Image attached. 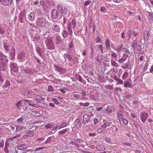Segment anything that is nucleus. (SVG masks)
Returning <instances> with one entry per match:
<instances>
[{
	"label": "nucleus",
	"instance_id": "nucleus-55",
	"mask_svg": "<svg viewBox=\"0 0 153 153\" xmlns=\"http://www.w3.org/2000/svg\"><path fill=\"white\" fill-rule=\"evenodd\" d=\"M60 91L63 93H65L66 92L65 91V89L63 88H61L59 89Z\"/></svg>",
	"mask_w": 153,
	"mask_h": 153
},
{
	"label": "nucleus",
	"instance_id": "nucleus-52",
	"mask_svg": "<svg viewBox=\"0 0 153 153\" xmlns=\"http://www.w3.org/2000/svg\"><path fill=\"white\" fill-rule=\"evenodd\" d=\"M44 148V147L43 146L42 147L37 148L35 149V151H38L40 150L43 149Z\"/></svg>",
	"mask_w": 153,
	"mask_h": 153
},
{
	"label": "nucleus",
	"instance_id": "nucleus-22",
	"mask_svg": "<svg viewBox=\"0 0 153 153\" xmlns=\"http://www.w3.org/2000/svg\"><path fill=\"white\" fill-rule=\"evenodd\" d=\"M24 73L28 74H31L32 73L31 69L28 68L24 69Z\"/></svg>",
	"mask_w": 153,
	"mask_h": 153
},
{
	"label": "nucleus",
	"instance_id": "nucleus-45",
	"mask_svg": "<svg viewBox=\"0 0 153 153\" xmlns=\"http://www.w3.org/2000/svg\"><path fill=\"white\" fill-rule=\"evenodd\" d=\"M4 81V78L0 74V82L2 83Z\"/></svg>",
	"mask_w": 153,
	"mask_h": 153
},
{
	"label": "nucleus",
	"instance_id": "nucleus-3",
	"mask_svg": "<svg viewBox=\"0 0 153 153\" xmlns=\"http://www.w3.org/2000/svg\"><path fill=\"white\" fill-rule=\"evenodd\" d=\"M22 101L24 102V103L25 105L28 104L29 105L35 107H38V105L34 103V102L31 100H22Z\"/></svg>",
	"mask_w": 153,
	"mask_h": 153
},
{
	"label": "nucleus",
	"instance_id": "nucleus-62",
	"mask_svg": "<svg viewBox=\"0 0 153 153\" xmlns=\"http://www.w3.org/2000/svg\"><path fill=\"white\" fill-rule=\"evenodd\" d=\"M4 145L3 141H1L0 143V147H3Z\"/></svg>",
	"mask_w": 153,
	"mask_h": 153
},
{
	"label": "nucleus",
	"instance_id": "nucleus-24",
	"mask_svg": "<svg viewBox=\"0 0 153 153\" xmlns=\"http://www.w3.org/2000/svg\"><path fill=\"white\" fill-rule=\"evenodd\" d=\"M126 59V57H123L118 60V62L120 63L123 62Z\"/></svg>",
	"mask_w": 153,
	"mask_h": 153
},
{
	"label": "nucleus",
	"instance_id": "nucleus-6",
	"mask_svg": "<svg viewBox=\"0 0 153 153\" xmlns=\"http://www.w3.org/2000/svg\"><path fill=\"white\" fill-rule=\"evenodd\" d=\"M140 116L142 122L144 123L148 117V114L146 112H143L141 113Z\"/></svg>",
	"mask_w": 153,
	"mask_h": 153
},
{
	"label": "nucleus",
	"instance_id": "nucleus-56",
	"mask_svg": "<svg viewBox=\"0 0 153 153\" xmlns=\"http://www.w3.org/2000/svg\"><path fill=\"white\" fill-rule=\"evenodd\" d=\"M118 81L119 82L117 83V84H122L123 83V81L120 79Z\"/></svg>",
	"mask_w": 153,
	"mask_h": 153
},
{
	"label": "nucleus",
	"instance_id": "nucleus-37",
	"mask_svg": "<svg viewBox=\"0 0 153 153\" xmlns=\"http://www.w3.org/2000/svg\"><path fill=\"white\" fill-rule=\"evenodd\" d=\"M91 2V1L90 0H88L85 1L84 3V6H87Z\"/></svg>",
	"mask_w": 153,
	"mask_h": 153
},
{
	"label": "nucleus",
	"instance_id": "nucleus-25",
	"mask_svg": "<svg viewBox=\"0 0 153 153\" xmlns=\"http://www.w3.org/2000/svg\"><path fill=\"white\" fill-rule=\"evenodd\" d=\"M111 65L115 67H117L118 66V64L115 61L111 60Z\"/></svg>",
	"mask_w": 153,
	"mask_h": 153
},
{
	"label": "nucleus",
	"instance_id": "nucleus-18",
	"mask_svg": "<svg viewBox=\"0 0 153 153\" xmlns=\"http://www.w3.org/2000/svg\"><path fill=\"white\" fill-rule=\"evenodd\" d=\"M35 18V15L33 13H31L28 16V18L29 20L30 21L33 20Z\"/></svg>",
	"mask_w": 153,
	"mask_h": 153
},
{
	"label": "nucleus",
	"instance_id": "nucleus-42",
	"mask_svg": "<svg viewBox=\"0 0 153 153\" xmlns=\"http://www.w3.org/2000/svg\"><path fill=\"white\" fill-rule=\"evenodd\" d=\"M123 50L127 53H130V51L127 48H124L123 49Z\"/></svg>",
	"mask_w": 153,
	"mask_h": 153
},
{
	"label": "nucleus",
	"instance_id": "nucleus-44",
	"mask_svg": "<svg viewBox=\"0 0 153 153\" xmlns=\"http://www.w3.org/2000/svg\"><path fill=\"white\" fill-rule=\"evenodd\" d=\"M44 140V138H38L36 140V141L38 142L39 143H40L42 141H43Z\"/></svg>",
	"mask_w": 153,
	"mask_h": 153
},
{
	"label": "nucleus",
	"instance_id": "nucleus-40",
	"mask_svg": "<svg viewBox=\"0 0 153 153\" xmlns=\"http://www.w3.org/2000/svg\"><path fill=\"white\" fill-rule=\"evenodd\" d=\"M3 47L4 48L5 50L6 51H7V44L6 43H4L3 44Z\"/></svg>",
	"mask_w": 153,
	"mask_h": 153
},
{
	"label": "nucleus",
	"instance_id": "nucleus-19",
	"mask_svg": "<svg viewBox=\"0 0 153 153\" xmlns=\"http://www.w3.org/2000/svg\"><path fill=\"white\" fill-rule=\"evenodd\" d=\"M124 86L126 88H131L132 87V85L128 81H126L125 82Z\"/></svg>",
	"mask_w": 153,
	"mask_h": 153
},
{
	"label": "nucleus",
	"instance_id": "nucleus-5",
	"mask_svg": "<svg viewBox=\"0 0 153 153\" xmlns=\"http://www.w3.org/2000/svg\"><path fill=\"white\" fill-rule=\"evenodd\" d=\"M45 44L48 48L49 49H52L53 48V45L52 40L51 39H48L45 41Z\"/></svg>",
	"mask_w": 153,
	"mask_h": 153
},
{
	"label": "nucleus",
	"instance_id": "nucleus-29",
	"mask_svg": "<svg viewBox=\"0 0 153 153\" xmlns=\"http://www.w3.org/2000/svg\"><path fill=\"white\" fill-rule=\"evenodd\" d=\"M128 74L127 72H125L122 76V78L124 80H125V79L127 77Z\"/></svg>",
	"mask_w": 153,
	"mask_h": 153
},
{
	"label": "nucleus",
	"instance_id": "nucleus-51",
	"mask_svg": "<svg viewBox=\"0 0 153 153\" xmlns=\"http://www.w3.org/2000/svg\"><path fill=\"white\" fill-rule=\"evenodd\" d=\"M99 47H100V49L101 52L102 53H103V50L104 49L103 46L101 45H99Z\"/></svg>",
	"mask_w": 153,
	"mask_h": 153
},
{
	"label": "nucleus",
	"instance_id": "nucleus-57",
	"mask_svg": "<svg viewBox=\"0 0 153 153\" xmlns=\"http://www.w3.org/2000/svg\"><path fill=\"white\" fill-rule=\"evenodd\" d=\"M23 120V118L22 117H21L17 119V121L19 123H21L22 121Z\"/></svg>",
	"mask_w": 153,
	"mask_h": 153
},
{
	"label": "nucleus",
	"instance_id": "nucleus-53",
	"mask_svg": "<svg viewBox=\"0 0 153 153\" xmlns=\"http://www.w3.org/2000/svg\"><path fill=\"white\" fill-rule=\"evenodd\" d=\"M103 108L102 107H97L96 108V110L97 111H100L102 110L103 109Z\"/></svg>",
	"mask_w": 153,
	"mask_h": 153
},
{
	"label": "nucleus",
	"instance_id": "nucleus-48",
	"mask_svg": "<svg viewBox=\"0 0 153 153\" xmlns=\"http://www.w3.org/2000/svg\"><path fill=\"white\" fill-rule=\"evenodd\" d=\"M76 78H77V80H79L80 81H82V77L80 75H78L76 77Z\"/></svg>",
	"mask_w": 153,
	"mask_h": 153
},
{
	"label": "nucleus",
	"instance_id": "nucleus-17",
	"mask_svg": "<svg viewBox=\"0 0 153 153\" xmlns=\"http://www.w3.org/2000/svg\"><path fill=\"white\" fill-rule=\"evenodd\" d=\"M52 29L56 32H58L60 30V28L59 26L55 24H54L52 27Z\"/></svg>",
	"mask_w": 153,
	"mask_h": 153
},
{
	"label": "nucleus",
	"instance_id": "nucleus-46",
	"mask_svg": "<svg viewBox=\"0 0 153 153\" xmlns=\"http://www.w3.org/2000/svg\"><path fill=\"white\" fill-rule=\"evenodd\" d=\"M66 126V124L65 123H63L62 125L59 126V129L62 128L64 127H65Z\"/></svg>",
	"mask_w": 153,
	"mask_h": 153
},
{
	"label": "nucleus",
	"instance_id": "nucleus-32",
	"mask_svg": "<svg viewBox=\"0 0 153 153\" xmlns=\"http://www.w3.org/2000/svg\"><path fill=\"white\" fill-rule=\"evenodd\" d=\"M64 55V57H66L70 61L71 60V57L70 55L66 53Z\"/></svg>",
	"mask_w": 153,
	"mask_h": 153
},
{
	"label": "nucleus",
	"instance_id": "nucleus-38",
	"mask_svg": "<svg viewBox=\"0 0 153 153\" xmlns=\"http://www.w3.org/2000/svg\"><path fill=\"white\" fill-rule=\"evenodd\" d=\"M52 101L55 104H58L59 103V101L56 100L55 98H53L52 99Z\"/></svg>",
	"mask_w": 153,
	"mask_h": 153
},
{
	"label": "nucleus",
	"instance_id": "nucleus-64",
	"mask_svg": "<svg viewBox=\"0 0 153 153\" xmlns=\"http://www.w3.org/2000/svg\"><path fill=\"white\" fill-rule=\"evenodd\" d=\"M73 47V44L72 42H71L69 45V47L70 49L71 48Z\"/></svg>",
	"mask_w": 153,
	"mask_h": 153
},
{
	"label": "nucleus",
	"instance_id": "nucleus-49",
	"mask_svg": "<svg viewBox=\"0 0 153 153\" xmlns=\"http://www.w3.org/2000/svg\"><path fill=\"white\" fill-rule=\"evenodd\" d=\"M105 10H106V8L105 7H101V12H105Z\"/></svg>",
	"mask_w": 153,
	"mask_h": 153
},
{
	"label": "nucleus",
	"instance_id": "nucleus-31",
	"mask_svg": "<svg viewBox=\"0 0 153 153\" xmlns=\"http://www.w3.org/2000/svg\"><path fill=\"white\" fill-rule=\"evenodd\" d=\"M28 137H32L34 135V133L33 131H30L27 133Z\"/></svg>",
	"mask_w": 153,
	"mask_h": 153
},
{
	"label": "nucleus",
	"instance_id": "nucleus-12",
	"mask_svg": "<svg viewBox=\"0 0 153 153\" xmlns=\"http://www.w3.org/2000/svg\"><path fill=\"white\" fill-rule=\"evenodd\" d=\"M35 100L38 101L44 102L45 100V97L41 96L40 95H36L35 97Z\"/></svg>",
	"mask_w": 153,
	"mask_h": 153
},
{
	"label": "nucleus",
	"instance_id": "nucleus-27",
	"mask_svg": "<svg viewBox=\"0 0 153 153\" xmlns=\"http://www.w3.org/2000/svg\"><path fill=\"white\" fill-rule=\"evenodd\" d=\"M97 148L98 149L101 151H104L105 150V148L104 147L102 146H97Z\"/></svg>",
	"mask_w": 153,
	"mask_h": 153
},
{
	"label": "nucleus",
	"instance_id": "nucleus-15",
	"mask_svg": "<svg viewBox=\"0 0 153 153\" xmlns=\"http://www.w3.org/2000/svg\"><path fill=\"white\" fill-rule=\"evenodd\" d=\"M111 43L110 39H107L105 42V48L106 49H108L110 48V44Z\"/></svg>",
	"mask_w": 153,
	"mask_h": 153
},
{
	"label": "nucleus",
	"instance_id": "nucleus-2",
	"mask_svg": "<svg viewBox=\"0 0 153 153\" xmlns=\"http://www.w3.org/2000/svg\"><path fill=\"white\" fill-rule=\"evenodd\" d=\"M138 40L136 39L133 42L132 44V46L133 48L136 50V53L137 54L139 53L141 49V45L138 44Z\"/></svg>",
	"mask_w": 153,
	"mask_h": 153
},
{
	"label": "nucleus",
	"instance_id": "nucleus-59",
	"mask_svg": "<svg viewBox=\"0 0 153 153\" xmlns=\"http://www.w3.org/2000/svg\"><path fill=\"white\" fill-rule=\"evenodd\" d=\"M40 4L42 6H44L45 3L44 2L43 0H41L40 2Z\"/></svg>",
	"mask_w": 153,
	"mask_h": 153
},
{
	"label": "nucleus",
	"instance_id": "nucleus-14",
	"mask_svg": "<svg viewBox=\"0 0 153 153\" xmlns=\"http://www.w3.org/2000/svg\"><path fill=\"white\" fill-rule=\"evenodd\" d=\"M25 94L26 95L32 96L35 95V93L34 91H32L27 90L25 91Z\"/></svg>",
	"mask_w": 153,
	"mask_h": 153
},
{
	"label": "nucleus",
	"instance_id": "nucleus-10",
	"mask_svg": "<svg viewBox=\"0 0 153 153\" xmlns=\"http://www.w3.org/2000/svg\"><path fill=\"white\" fill-rule=\"evenodd\" d=\"M90 120V118L88 115L87 114H84L83 116V120L82 123L83 124H86L88 123Z\"/></svg>",
	"mask_w": 153,
	"mask_h": 153
},
{
	"label": "nucleus",
	"instance_id": "nucleus-39",
	"mask_svg": "<svg viewBox=\"0 0 153 153\" xmlns=\"http://www.w3.org/2000/svg\"><path fill=\"white\" fill-rule=\"evenodd\" d=\"M68 130V128H65L64 129H63L62 130H61L60 131H59V134H62V133H64L65 132H66L67 130Z\"/></svg>",
	"mask_w": 153,
	"mask_h": 153
},
{
	"label": "nucleus",
	"instance_id": "nucleus-30",
	"mask_svg": "<svg viewBox=\"0 0 153 153\" xmlns=\"http://www.w3.org/2000/svg\"><path fill=\"white\" fill-rule=\"evenodd\" d=\"M53 126L52 124L49 123L47 124L44 127L46 128H51Z\"/></svg>",
	"mask_w": 153,
	"mask_h": 153
},
{
	"label": "nucleus",
	"instance_id": "nucleus-41",
	"mask_svg": "<svg viewBox=\"0 0 153 153\" xmlns=\"http://www.w3.org/2000/svg\"><path fill=\"white\" fill-rule=\"evenodd\" d=\"M131 30H128V31L127 35H128V39H130L131 38Z\"/></svg>",
	"mask_w": 153,
	"mask_h": 153
},
{
	"label": "nucleus",
	"instance_id": "nucleus-43",
	"mask_svg": "<svg viewBox=\"0 0 153 153\" xmlns=\"http://www.w3.org/2000/svg\"><path fill=\"white\" fill-rule=\"evenodd\" d=\"M22 101H19L16 104V106L18 107V108H21V104H22Z\"/></svg>",
	"mask_w": 153,
	"mask_h": 153
},
{
	"label": "nucleus",
	"instance_id": "nucleus-23",
	"mask_svg": "<svg viewBox=\"0 0 153 153\" xmlns=\"http://www.w3.org/2000/svg\"><path fill=\"white\" fill-rule=\"evenodd\" d=\"M62 36L64 38L67 37L68 35V32L64 30L62 33Z\"/></svg>",
	"mask_w": 153,
	"mask_h": 153
},
{
	"label": "nucleus",
	"instance_id": "nucleus-26",
	"mask_svg": "<svg viewBox=\"0 0 153 153\" xmlns=\"http://www.w3.org/2000/svg\"><path fill=\"white\" fill-rule=\"evenodd\" d=\"M73 97L76 99H78L81 97V95L78 93H76L73 95Z\"/></svg>",
	"mask_w": 153,
	"mask_h": 153
},
{
	"label": "nucleus",
	"instance_id": "nucleus-7",
	"mask_svg": "<svg viewBox=\"0 0 153 153\" xmlns=\"http://www.w3.org/2000/svg\"><path fill=\"white\" fill-rule=\"evenodd\" d=\"M13 1V0H0V2L1 4L5 6L11 5Z\"/></svg>",
	"mask_w": 153,
	"mask_h": 153
},
{
	"label": "nucleus",
	"instance_id": "nucleus-1",
	"mask_svg": "<svg viewBox=\"0 0 153 153\" xmlns=\"http://www.w3.org/2000/svg\"><path fill=\"white\" fill-rule=\"evenodd\" d=\"M48 22L44 18H38L36 22L37 25L41 28L47 27Z\"/></svg>",
	"mask_w": 153,
	"mask_h": 153
},
{
	"label": "nucleus",
	"instance_id": "nucleus-13",
	"mask_svg": "<svg viewBox=\"0 0 153 153\" xmlns=\"http://www.w3.org/2000/svg\"><path fill=\"white\" fill-rule=\"evenodd\" d=\"M149 32L147 30L144 31L143 33V39L144 40H148L149 38Z\"/></svg>",
	"mask_w": 153,
	"mask_h": 153
},
{
	"label": "nucleus",
	"instance_id": "nucleus-33",
	"mask_svg": "<svg viewBox=\"0 0 153 153\" xmlns=\"http://www.w3.org/2000/svg\"><path fill=\"white\" fill-rule=\"evenodd\" d=\"M23 128L21 126H16V131L18 132L21 130Z\"/></svg>",
	"mask_w": 153,
	"mask_h": 153
},
{
	"label": "nucleus",
	"instance_id": "nucleus-4",
	"mask_svg": "<svg viewBox=\"0 0 153 153\" xmlns=\"http://www.w3.org/2000/svg\"><path fill=\"white\" fill-rule=\"evenodd\" d=\"M58 9L60 12L64 13L65 14H66L68 11V9L66 6L63 7L61 4L58 5H57Z\"/></svg>",
	"mask_w": 153,
	"mask_h": 153
},
{
	"label": "nucleus",
	"instance_id": "nucleus-11",
	"mask_svg": "<svg viewBox=\"0 0 153 153\" xmlns=\"http://www.w3.org/2000/svg\"><path fill=\"white\" fill-rule=\"evenodd\" d=\"M112 121L111 120V119L108 120L106 122L104 123L103 125L101 126V127L105 128L107 127L110 126L112 124Z\"/></svg>",
	"mask_w": 153,
	"mask_h": 153
},
{
	"label": "nucleus",
	"instance_id": "nucleus-58",
	"mask_svg": "<svg viewBox=\"0 0 153 153\" xmlns=\"http://www.w3.org/2000/svg\"><path fill=\"white\" fill-rule=\"evenodd\" d=\"M89 135L90 136H96V134L95 133H89Z\"/></svg>",
	"mask_w": 153,
	"mask_h": 153
},
{
	"label": "nucleus",
	"instance_id": "nucleus-54",
	"mask_svg": "<svg viewBox=\"0 0 153 153\" xmlns=\"http://www.w3.org/2000/svg\"><path fill=\"white\" fill-rule=\"evenodd\" d=\"M113 79L116 81H118L120 79L116 75H114V76Z\"/></svg>",
	"mask_w": 153,
	"mask_h": 153
},
{
	"label": "nucleus",
	"instance_id": "nucleus-9",
	"mask_svg": "<svg viewBox=\"0 0 153 153\" xmlns=\"http://www.w3.org/2000/svg\"><path fill=\"white\" fill-rule=\"evenodd\" d=\"M81 119H76L75 120L74 125L78 128H80L82 126V124L81 122Z\"/></svg>",
	"mask_w": 153,
	"mask_h": 153
},
{
	"label": "nucleus",
	"instance_id": "nucleus-20",
	"mask_svg": "<svg viewBox=\"0 0 153 153\" xmlns=\"http://www.w3.org/2000/svg\"><path fill=\"white\" fill-rule=\"evenodd\" d=\"M120 122L121 124H123L124 125H127L128 124V120L124 118L122 119V120H120Z\"/></svg>",
	"mask_w": 153,
	"mask_h": 153
},
{
	"label": "nucleus",
	"instance_id": "nucleus-34",
	"mask_svg": "<svg viewBox=\"0 0 153 153\" xmlns=\"http://www.w3.org/2000/svg\"><path fill=\"white\" fill-rule=\"evenodd\" d=\"M61 38L60 37H57L56 38V43L57 44H59L61 42Z\"/></svg>",
	"mask_w": 153,
	"mask_h": 153
},
{
	"label": "nucleus",
	"instance_id": "nucleus-21",
	"mask_svg": "<svg viewBox=\"0 0 153 153\" xmlns=\"http://www.w3.org/2000/svg\"><path fill=\"white\" fill-rule=\"evenodd\" d=\"M117 115L119 121L120 120H122V119L124 118L123 113L121 112H119L118 113Z\"/></svg>",
	"mask_w": 153,
	"mask_h": 153
},
{
	"label": "nucleus",
	"instance_id": "nucleus-28",
	"mask_svg": "<svg viewBox=\"0 0 153 153\" xmlns=\"http://www.w3.org/2000/svg\"><path fill=\"white\" fill-rule=\"evenodd\" d=\"M54 91V89L53 88V87L51 85H50L48 87L47 89V91L48 92L53 91Z\"/></svg>",
	"mask_w": 153,
	"mask_h": 153
},
{
	"label": "nucleus",
	"instance_id": "nucleus-60",
	"mask_svg": "<svg viewBox=\"0 0 153 153\" xmlns=\"http://www.w3.org/2000/svg\"><path fill=\"white\" fill-rule=\"evenodd\" d=\"M100 41V39L99 37H97L96 39V42L97 43H99Z\"/></svg>",
	"mask_w": 153,
	"mask_h": 153
},
{
	"label": "nucleus",
	"instance_id": "nucleus-16",
	"mask_svg": "<svg viewBox=\"0 0 153 153\" xmlns=\"http://www.w3.org/2000/svg\"><path fill=\"white\" fill-rule=\"evenodd\" d=\"M17 147L19 150H23L27 148V146L25 144H19L17 145Z\"/></svg>",
	"mask_w": 153,
	"mask_h": 153
},
{
	"label": "nucleus",
	"instance_id": "nucleus-35",
	"mask_svg": "<svg viewBox=\"0 0 153 153\" xmlns=\"http://www.w3.org/2000/svg\"><path fill=\"white\" fill-rule=\"evenodd\" d=\"M105 87L109 90H111L113 88V85H108L105 86Z\"/></svg>",
	"mask_w": 153,
	"mask_h": 153
},
{
	"label": "nucleus",
	"instance_id": "nucleus-36",
	"mask_svg": "<svg viewBox=\"0 0 153 153\" xmlns=\"http://www.w3.org/2000/svg\"><path fill=\"white\" fill-rule=\"evenodd\" d=\"M72 24L73 25V28H74L76 26V22L75 19H73L72 21Z\"/></svg>",
	"mask_w": 153,
	"mask_h": 153
},
{
	"label": "nucleus",
	"instance_id": "nucleus-8",
	"mask_svg": "<svg viewBox=\"0 0 153 153\" xmlns=\"http://www.w3.org/2000/svg\"><path fill=\"white\" fill-rule=\"evenodd\" d=\"M58 12L57 10L53 9L51 12V16L52 18L55 19L58 16Z\"/></svg>",
	"mask_w": 153,
	"mask_h": 153
},
{
	"label": "nucleus",
	"instance_id": "nucleus-50",
	"mask_svg": "<svg viewBox=\"0 0 153 153\" xmlns=\"http://www.w3.org/2000/svg\"><path fill=\"white\" fill-rule=\"evenodd\" d=\"M70 143L72 145H75V146L77 147H79V146L77 143H75V142L74 141H71Z\"/></svg>",
	"mask_w": 153,
	"mask_h": 153
},
{
	"label": "nucleus",
	"instance_id": "nucleus-47",
	"mask_svg": "<svg viewBox=\"0 0 153 153\" xmlns=\"http://www.w3.org/2000/svg\"><path fill=\"white\" fill-rule=\"evenodd\" d=\"M68 30L69 33V34L71 36L72 35L73 32L72 29H68Z\"/></svg>",
	"mask_w": 153,
	"mask_h": 153
},
{
	"label": "nucleus",
	"instance_id": "nucleus-61",
	"mask_svg": "<svg viewBox=\"0 0 153 153\" xmlns=\"http://www.w3.org/2000/svg\"><path fill=\"white\" fill-rule=\"evenodd\" d=\"M94 123L95 124H97L98 122V120L97 119H94Z\"/></svg>",
	"mask_w": 153,
	"mask_h": 153
},
{
	"label": "nucleus",
	"instance_id": "nucleus-63",
	"mask_svg": "<svg viewBox=\"0 0 153 153\" xmlns=\"http://www.w3.org/2000/svg\"><path fill=\"white\" fill-rule=\"evenodd\" d=\"M105 141L108 143H109L111 141V140L108 138H106L105 139Z\"/></svg>",
	"mask_w": 153,
	"mask_h": 153
}]
</instances>
